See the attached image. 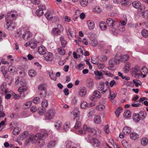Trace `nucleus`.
<instances>
[{"label":"nucleus","mask_w":148,"mask_h":148,"mask_svg":"<svg viewBox=\"0 0 148 148\" xmlns=\"http://www.w3.org/2000/svg\"><path fill=\"white\" fill-rule=\"evenodd\" d=\"M79 133L81 134H85L87 132H91L94 134H95L97 132L99 134L101 133V131L99 129H97V130H96L94 129H91L86 125H84L82 128L79 130Z\"/></svg>","instance_id":"2"},{"label":"nucleus","mask_w":148,"mask_h":148,"mask_svg":"<svg viewBox=\"0 0 148 148\" xmlns=\"http://www.w3.org/2000/svg\"><path fill=\"white\" fill-rule=\"evenodd\" d=\"M27 90V86H22L20 87L18 89V91L19 92H24Z\"/></svg>","instance_id":"34"},{"label":"nucleus","mask_w":148,"mask_h":148,"mask_svg":"<svg viewBox=\"0 0 148 148\" xmlns=\"http://www.w3.org/2000/svg\"><path fill=\"white\" fill-rule=\"evenodd\" d=\"M140 67L138 66H136L132 69V74L133 76L136 78L138 77L140 75Z\"/></svg>","instance_id":"6"},{"label":"nucleus","mask_w":148,"mask_h":148,"mask_svg":"<svg viewBox=\"0 0 148 148\" xmlns=\"http://www.w3.org/2000/svg\"><path fill=\"white\" fill-rule=\"evenodd\" d=\"M68 35L69 38L70 37L69 36L71 37V38L75 36V32L73 30H71L70 29H68L67 31Z\"/></svg>","instance_id":"38"},{"label":"nucleus","mask_w":148,"mask_h":148,"mask_svg":"<svg viewBox=\"0 0 148 148\" xmlns=\"http://www.w3.org/2000/svg\"><path fill=\"white\" fill-rule=\"evenodd\" d=\"M27 135V133L25 132L21 134L20 135V140H22L25 139Z\"/></svg>","instance_id":"57"},{"label":"nucleus","mask_w":148,"mask_h":148,"mask_svg":"<svg viewBox=\"0 0 148 148\" xmlns=\"http://www.w3.org/2000/svg\"><path fill=\"white\" fill-rule=\"evenodd\" d=\"M36 42H35V41H30L29 42V46L32 48H35L37 46V44Z\"/></svg>","instance_id":"40"},{"label":"nucleus","mask_w":148,"mask_h":148,"mask_svg":"<svg viewBox=\"0 0 148 148\" xmlns=\"http://www.w3.org/2000/svg\"><path fill=\"white\" fill-rule=\"evenodd\" d=\"M141 34L144 37L147 38L148 37V31L146 29H143L141 31Z\"/></svg>","instance_id":"42"},{"label":"nucleus","mask_w":148,"mask_h":148,"mask_svg":"<svg viewBox=\"0 0 148 148\" xmlns=\"http://www.w3.org/2000/svg\"><path fill=\"white\" fill-rule=\"evenodd\" d=\"M71 114L76 117H78L79 116L80 112L79 111L77 108L74 109L73 111H72Z\"/></svg>","instance_id":"16"},{"label":"nucleus","mask_w":148,"mask_h":148,"mask_svg":"<svg viewBox=\"0 0 148 148\" xmlns=\"http://www.w3.org/2000/svg\"><path fill=\"white\" fill-rule=\"evenodd\" d=\"M132 106L135 107H138L140 106V102L139 101H135L134 103L132 104Z\"/></svg>","instance_id":"52"},{"label":"nucleus","mask_w":148,"mask_h":148,"mask_svg":"<svg viewBox=\"0 0 148 148\" xmlns=\"http://www.w3.org/2000/svg\"><path fill=\"white\" fill-rule=\"evenodd\" d=\"M17 16L16 12L15 10L11 11L8 12L5 16V20L8 28L10 27H13L12 25V21L15 19V18Z\"/></svg>","instance_id":"1"},{"label":"nucleus","mask_w":148,"mask_h":148,"mask_svg":"<svg viewBox=\"0 0 148 148\" xmlns=\"http://www.w3.org/2000/svg\"><path fill=\"white\" fill-rule=\"evenodd\" d=\"M91 144L92 145H95L97 147H98L101 145V143L99 141V140L95 138H92L90 141Z\"/></svg>","instance_id":"10"},{"label":"nucleus","mask_w":148,"mask_h":148,"mask_svg":"<svg viewBox=\"0 0 148 148\" xmlns=\"http://www.w3.org/2000/svg\"><path fill=\"white\" fill-rule=\"evenodd\" d=\"M133 82L136 87H138L139 85L140 86L141 85V83L140 81L138 79L134 80L133 81Z\"/></svg>","instance_id":"44"},{"label":"nucleus","mask_w":148,"mask_h":148,"mask_svg":"<svg viewBox=\"0 0 148 148\" xmlns=\"http://www.w3.org/2000/svg\"><path fill=\"white\" fill-rule=\"evenodd\" d=\"M5 114L3 112V107L2 105H0V118L3 117Z\"/></svg>","instance_id":"41"},{"label":"nucleus","mask_w":148,"mask_h":148,"mask_svg":"<svg viewBox=\"0 0 148 148\" xmlns=\"http://www.w3.org/2000/svg\"><path fill=\"white\" fill-rule=\"evenodd\" d=\"M7 87L6 83H3L2 85L1 86V88L2 91L4 92L5 93L7 92V90L5 89Z\"/></svg>","instance_id":"50"},{"label":"nucleus","mask_w":148,"mask_h":148,"mask_svg":"<svg viewBox=\"0 0 148 148\" xmlns=\"http://www.w3.org/2000/svg\"><path fill=\"white\" fill-rule=\"evenodd\" d=\"M58 51L60 54L62 55H64L66 53V51L65 49L61 47L58 49Z\"/></svg>","instance_id":"31"},{"label":"nucleus","mask_w":148,"mask_h":148,"mask_svg":"<svg viewBox=\"0 0 148 148\" xmlns=\"http://www.w3.org/2000/svg\"><path fill=\"white\" fill-rule=\"evenodd\" d=\"M123 131L125 134H128L131 132V128L128 127H124L123 129Z\"/></svg>","instance_id":"21"},{"label":"nucleus","mask_w":148,"mask_h":148,"mask_svg":"<svg viewBox=\"0 0 148 148\" xmlns=\"http://www.w3.org/2000/svg\"><path fill=\"white\" fill-rule=\"evenodd\" d=\"M148 143V140L146 137L143 138L141 140V144L143 146H145Z\"/></svg>","instance_id":"35"},{"label":"nucleus","mask_w":148,"mask_h":148,"mask_svg":"<svg viewBox=\"0 0 148 148\" xmlns=\"http://www.w3.org/2000/svg\"><path fill=\"white\" fill-rule=\"evenodd\" d=\"M115 60L112 59H110L108 62V65L111 68L113 67L115 64Z\"/></svg>","instance_id":"43"},{"label":"nucleus","mask_w":148,"mask_h":148,"mask_svg":"<svg viewBox=\"0 0 148 148\" xmlns=\"http://www.w3.org/2000/svg\"><path fill=\"white\" fill-rule=\"evenodd\" d=\"M103 128L106 134H109V126L108 124L105 125L103 127Z\"/></svg>","instance_id":"60"},{"label":"nucleus","mask_w":148,"mask_h":148,"mask_svg":"<svg viewBox=\"0 0 148 148\" xmlns=\"http://www.w3.org/2000/svg\"><path fill=\"white\" fill-rule=\"evenodd\" d=\"M139 137L138 135L135 132L131 133L130 134V137L133 140H135Z\"/></svg>","instance_id":"20"},{"label":"nucleus","mask_w":148,"mask_h":148,"mask_svg":"<svg viewBox=\"0 0 148 148\" xmlns=\"http://www.w3.org/2000/svg\"><path fill=\"white\" fill-rule=\"evenodd\" d=\"M123 108L121 107L119 108L116 110L115 113L117 117L119 116Z\"/></svg>","instance_id":"48"},{"label":"nucleus","mask_w":148,"mask_h":148,"mask_svg":"<svg viewBox=\"0 0 148 148\" xmlns=\"http://www.w3.org/2000/svg\"><path fill=\"white\" fill-rule=\"evenodd\" d=\"M101 117L99 115H96L95 116L94 121L96 124H99L101 122Z\"/></svg>","instance_id":"24"},{"label":"nucleus","mask_w":148,"mask_h":148,"mask_svg":"<svg viewBox=\"0 0 148 148\" xmlns=\"http://www.w3.org/2000/svg\"><path fill=\"white\" fill-rule=\"evenodd\" d=\"M9 69V72L11 73H14L16 71V69L14 67H12L11 68H8Z\"/></svg>","instance_id":"61"},{"label":"nucleus","mask_w":148,"mask_h":148,"mask_svg":"<svg viewBox=\"0 0 148 148\" xmlns=\"http://www.w3.org/2000/svg\"><path fill=\"white\" fill-rule=\"evenodd\" d=\"M44 57L45 60L47 61H51L53 58L52 54L48 52H45L44 54Z\"/></svg>","instance_id":"8"},{"label":"nucleus","mask_w":148,"mask_h":148,"mask_svg":"<svg viewBox=\"0 0 148 148\" xmlns=\"http://www.w3.org/2000/svg\"><path fill=\"white\" fill-rule=\"evenodd\" d=\"M145 6H142L141 8L140 9V12L142 14V15L143 17L144 18L145 17V15L146 14H147V10L145 11H144V10L145 9Z\"/></svg>","instance_id":"29"},{"label":"nucleus","mask_w":148,"mask_h":148,"mask_svg":"<svg viewBox=\"0 0 148 148\" xmlns=\"http://www.w3.org/2000/svg\"><path fill=\"white\" fill-rule=\"evenodd\" d=\"M109 91L110 92V98L111 100H113L114 99L116 95V93L115 92H114L112 95H111V90H109Z\"/></svg>","instance_id":"55"},{"label":"nucleus","mask_w":148,"mask_h":148,"mask_svg":"<svg viewBox=\"0 0 148 148\" xmlns=\"http://www.w3.org/2000/svg\"><path fill=\"white\" fill-rule=\"evenodd\" d=\"M43 14V11L42 10H41L39 8V9L37 10L36 11V14L37 15L39 16H41Z\"/></svg>","instance_id":"58"},{"label":"nucleus","mask_w":148,"mask_h":148,"mask_svg":"<svg viewBox=\"0 0 148 148\" xmlns=\"http://www.w3.org/2000/svg\"><path fill=\"white\" fill-rule=\"evenodd\" d=\"M77 52L78 57H82L83 55V51L81 49H79L77 50Z\"/></svg>","instance_id":"37"},{"label":"nucleus","mask_w":148,"mask_h":148,"mask_svg":"<svg viewBox=\"0 0 148 148\" xmlns=\"http://www.w3.org/2000/svg\"><path fill=\"white\" fill-rule=\"evenodd\" d=\"M62 125V123L61 121H58L55 123L54 126L57 130L59 129Z\"/></svg>","instance_id":"30"},{"label":"nucleus","mask_w":148,"mask_h":148,"mask_svg":"<svg viewBox=\"0 0 148 148\" xmlns=\"http://www.w3.org/2000/svg\"><path fill=\"white\" fill-rule=\"evenodd\" d=\"M46 111V109L43 108H39L37 110L38 114L41 115L45 114Z\"/></svg>","instance_id":"22"},{"label":"nucleus","mask_w":148,"mask_h":148,"mask_svg":"<svg viewBox=\"0 0 148 148\" xmlns=\"http://www.w3.org/2000/svg\"><path fill=\"white\" fill-rule=\"evenodd\" d=\"M49 75L51 79L54 81L56 80V78L54 74H53L52 72H49Z\"/></svg>","instance_id":"53"},{"label":"nucleus","mask_w":148,"mask_h":148,"mask_svg":"<svg viewBox=\"0 0 148 148\" xmlns=\"http://www.w3.org/2000/svg\"><path fill=\"white\" fill-rule=\"evenodd\" d=\"M81 126V123L80 121H77L74 127L75 129H78Z\"/></svg>","instance_id":"64"},{"label":"nucleus","mask_w":148,"mask_h":148,"mask_svg":"<svg viewBox=\"0 0 148 148\" xmlns=\"http://www.w3.org/2000/svg\"><path fill=\"white\" fill-rule=\"evenodd\" d=\"M70 126V122H66L64 125V130H65L66 131H67L68 130Z\"/></svg>","instance_id":"56"},{"label":"nucleus","mask_w":148,"mask_h":148,"mask_svg":"<svg viewBox=\"0 0 148 148\" xmlns=\"http://www.w3.org/2000/svg\"><path fill=\"white\" fill-rule=\"evenodd\" d=\"M20 131V129L18 127H15L13 131V134L14 135H18Z\"/></svg>","instance_id":"45"},{"label":"nucleus","mask_w":148,"mask_h":148,"mask_svg":"<svg viewBox=\"0 0 148 148\" xmlns=\"http://www.w3.org/2000/svg\"><path fill=\"white\" fill-rule=\"evenodd\" d=\"M55 114L56 111L54 109L51 108L46 113V119L49 120L51 119L55 116Z\"/></svg>","instance_id":"4"},{"label":"nucleus","mask_w":148,"mask_h":148,"mask_svg":"<svg viewBox=\"0 0 148 148\" xmlns=\"http://www.w3.org/2000/svg\"><path fill=\"white\" fill-rule=\"evenodd\" d=\"M129 59V56L127 54H125L122 56L121 58V60L122 62H125L127 61Z\"/></svg>","instance_id":"33"},{"label":"nucleus","mask_w":148,"mask_h":148,"mask_svg":"<svg viewBox=\"0 0 148 148\" xmlns=\"http://www.w3.org/2000/svg\"><path fill=\"white\" fill-rule=\"evenodd\" d=\"M80 106L81 108L83 109H85L88 107L87 103L85 101H83L82 102Z\"/></svg>","instance_id":"46"},{"label":"nucleus","mask_w":148,"mask_h":148,"mask_svg":"<svg viewBox=\"0 0 148 148\" xmlns=\"http://www.w3.org/2000/svg\"><path fill=\"white\" fill-rule=\"evenodd\" d=\"M32 36V34L29 32H25L23 35V37L25 40H27Z\"/></svg>","instance_id":"12"},{"label":"nucleus","mask_w":148,"mask_h":148,"mask_svg":"<svg viewBox=\"0 0 148 148\" xmlns=\"http://www.w3.org/2000/svg\"><path fill=\"white\" fill-rule=\"evenodd\" d=\"M87 92L86 88L84 87H81L78 90V94L81 97L85 96Z\"/></svg>","instance_id":"7"},{"label":"nucleus","mask_w":148,"mask_h":148,"mask_svg":"<svg viewBox=\"0 0 148 148\" xmlns=\"http://www.w3.org/2000/svg\"><path fill=\"white\" fill-rule=\"evenodd\" d=\"M52 33L54 35H59L60 34L61 32L58 28H56L53 29Z\"/></svg>","instance_id":"39"},{"label":"nucleus","mask_w":148,"mask_h":148,"mask_svg":"<svg viewBox=\"0 0 148 148\" xmlns=\"http://www.w3.org/2000/svg\"><path fill=\"white\" fill-rule=\"evenodd\" d=\"M41 133L42 139L46 138L48 135V132L45 130H42Z\"/></svg>","instance_id":"27"},{"label":"nucleus","mask_w":148,"mask_h":148,"mask_svg":"<svg viewBox=\"0 0 148 148\" xmlns=\"http://www.w3.org/2000/svg\"><path fill=\"white\" fill-rule=\"evenodd\" d=\"M38 89L40 90H42L44 91L45 94H46V89L44 84H40L38 86Z\"/></svg>","instance_id":"54"},{"label":"nucleus","mask_w":148,"mask_h":148,"mask_svg":"<svg viewBox=\"0 0 148 148\" xmlns=\"http://www.w3.org/2000/svg\"><path fill=\"white\" fill-rule=\"evenodd\" d=\"M91 44L93 46L95 47L98 44V41L97 40L95 39H91Z\"/></svg>","instance_id":"49"},{"label":"nucleus","mask_w":148,"mask_h":148,"mask_svg":"<svg viewBox=\"0 0 148 148\" xmlns=\"http://www.w3.org/2000/svg\"><path fill=\"white\" fill-rule=\"evenodd\" d=\"M99 27L101 30L103 31L106 30L107 28V26L105 23L102 21L99 23Z\"/></svg>","instance_id":"17"},{"label":"nucleus","mask_w":148,"mask_h":148,"mask_svg":"<svg viewBox=\"0 0 148 148\" xmlns=\"http://www.w3.org/2000/svg\"><path fill=\"white\" fill-rule=\"evenodd\" d=\"M132 119L136 123L138 122L141 120L138 113L133 114L132 115Z\"/></svg>","instance_id":"11"},{"label":"nucleus","mask_w":148,"mask_h":148,"mask_svg":"<svg viewBox=\"0 0 148 148\" xmlns=\"http://www.w3.org/2000/svg\"><path fill=\"white\" fill-rule=\"evenodd\" d=\"M42 139L41 133H38L36 135L32 136L29 139V141L32 143H35L37 140Z\"/></svg>","instance_id":"5"},{"label":"nucleus","mask_w":148,"mask_h":148,"mask_svg":"<svg viewBox=\"0 0 148 148\" xmlns=\"http://www.w3.org/2000/svg\"><path fill=\"white\" fill-rule=\"evenodd\" d=\"M138 114L141 120H143L147 116V113L145 111H141Z\"/></svg>","instance_id":"15"},{"label":"nucleus","mask_w":148,"mask_h":148,"mask_svg":"<svg viewBox=\"0 0 148 148\" xmlns=\"http://www.w3.org/2000/svg\"><path fill=\"white\" fill-rule=\"evenodd\" d=\"M123 115L125 117L129 118L131 116L132 113L130 110H126L124 112Z\"/></svg>","instance_id":"26"},{"label":"nucleus","mask_w":148,"mask_h":148,"mask_svg":"<svg viewBox=\"0 0 148 148\" xmlns=\"http://www.w3.org/2000/svg\"><path fill=\"white\" fill-rule=\"evenodd\" d=\"M28 74L30 77H33L36 75V72L34 70H31L29 71Z\"/></svg>","instance_id":"36"},{"label":"nucleus","mask_w":148,"mask_h":148,"mask_svg":"<svg viewBox=\"0 0 148 148\" xmlns=\"http://www.w3.org/2000/svg\"><path fill=\"white\" fill-rule=\"evenodd\" d=\"M46 50V49L43 45H41L38 48V51L39 53L40 54H44Z\"/></svg>","instance_id":"14"},{"label":"nucleus","mask_w":148,"mask_h":148,"mask_svg":"<svg viewBox=\"0 0 148 148\" xmlns=\"http://www.w3.org/2000/svg\"><path fill=\"white\" fill-rule=\"evenodd\" d=\"M106 22L108 25L111 28L110 29V31H112L113 34H114L116 31V29L114 28V26H115L116 21H115L112 18H108L107 19Z\"/></svg>","instance_id":"3"},{"label":"nucleus","mask_w":148,"mask_h":148,"mask_svg":"<svg viewBox=\"0 0 148 148\" xmlns=\"http://www.w3.org/2000/svg\"><path fill=\"white\" fill-rule=\"evenodd\" d=\"M41 106L42 108H47L48 106V103L47 100L46 99L44 100L41 103Z\"/></svg>","instance_id":"28"},{"label":"nucleus","mask_w":148,"mask_h":148,"mask_svg":"<svg viewBox=\"0 0 148 148\" xmlns=\"http://www.w3.org/2000/svg\"><path fill=\"white\" fill-rule=\"evenodd\" d=\"M132 5L134 7L138 9L141 7V4L139 1H135L133 3Z\"/></svg>","instance_id":"18"},{"label":"nucleus","mask_w":148,"mask_h":148,"mask_svg":"<svg viewBox=\"0 0 148 148\" xmlns=\"http://www.w3.org/2000/svg\"><path fill=\"white\" fill-rule=\"evenodd\" d=\"M87 23L89 29H93L94 28L95 24L93 21L89 20L87 21Z\"/></svg>","instance_id":"9"},{"label":"nucleus","mask_w":148,"mask_h":148,"mask_svg":"<svg viewBox=\"0 0 148 148\" xmlns=\"http://www.w3.org/2000/svg\"><path fill=\"white\" fill-rule=\"evenodd\" d=\"M93 94L94 96L98 99L100 98L101 97V95L100 92L98 90L94 91Z\"/></svg>","instance_id":"32"},{"label":"nucleus","mask_w":148,"mask_h":148,"mask_svg":"<svg viewBox=\"0 0 148 148\" xmlns=\"http://www.w3.org/2000/svg\"><path fill=\"white\" fill-rule=\"evenodd\" d=\"M20 84L22 86H25L27 84L25 80L24 79H22L21 80Z\"/></svg>","instance_id":"63"},{"label":"nucleus","mask_w":148,"mask_h":148,"mask_svg":"<svg viewBox=\"0 0 148 148\" xmlns=\"http://www.w3.org/2000/svg\"><path fill=\"white\" fill-rule=\"evenodd\" d=\"M80 3L81 5L82 6L84 7L87 5L88 2L87 0H80Z\"/></svg>","instance_id":"47"},{"label":"nucleus","mask_w":148,"mask_h":148,"mask_svg":"<svg viewBox=\"0 0 148 148\" xmlns=\"http://www.w3.org/2000/svg\"><path fill=\"white\" fill-rule=\"evenodd\" d=\"M95 74L97 76L96 77L97 80H99L103 77V73L101 71H94Z\"/></svg>","instance_id":"13"},{"label":"nucleus","mask_w":148,"mask_h":148,"mask_svg":"<svg viewBox=\"0 0 148 148\" xmlns=\"http://www.w3.org/2000/svg\"><path fill=\"white\" fill-rule=\"evenodd\" d=\"M131 67V64L130 63H127L123 68L124 71L125 73L128 72L130 68Z\"/></svg>","instance_id":"25"},{"label":"nucleus","mask_w":148,"mask_h":148,"mask_svg":"<svg viewBox=\"0 0 148 148\" xmlns=\"http://www.w3.org/2000/svg\"><path fill=\"white\" fill-rule=\"evenodd\" d=\"M45 16L48 20L50 21L52 20L53 17L52 15V14L50 12H47L45 13Z\"/></svg>","instance_id":"19"},{"label":"nucleus","mask_w":148,"mask_h":148,"mask_svg":"<svg viewBox=\"0 0 148 148\" xmlns=\"http://www.w3.org/2000/svg\"><path fill=\"white\" fill-rule=\"evenodd\" d=\"M104 83L103 82H101L98 87V89L99 90H102L104 89Z\"/></svg>","instance_id":"62"},{"label":"nucleus","mask_w":148,"mask_h":148,"mask_svg":"<svg viewBox=\"0 0 148 148\" xmlns=\"http://www.w3.org/2000/svg\"><path fill=\"white\" fill-rule=\"evenodd\" d=\"M60 41L61 42L62 47L63 48L65 47L66 45L67 44V41L63 37H61L60 38Z\"/></svg>","instance_id":"23"},{"label":"nucleus","mask_w":148,"mask_h":148,"mask_svg":"<svg viewBox=\"0 0 148 148\" xmlns=\"http://www.w3.org/2000/svg\"><path fill=\"white\" fill-rule=\"evenodd\" d=\"M67 148H70L72 145V142L71 140H68L65 143Z\"/></svg>","instance_id":"59"},{"label":"nucleus","mask_w":148,"mask_h":148,"mask_svg":"<svg viewBox=\"0 0 148 148\" xmlns=\"http://www.w3.org/2000/svg\"><path fill=\"white\" fill-rule=\"evenodd\" d=\"M56 142L55 140L50 141L47 145V147L49 148L53 147L55 145Z\"/></svg>","instance_id":"51"}]
</instances>
